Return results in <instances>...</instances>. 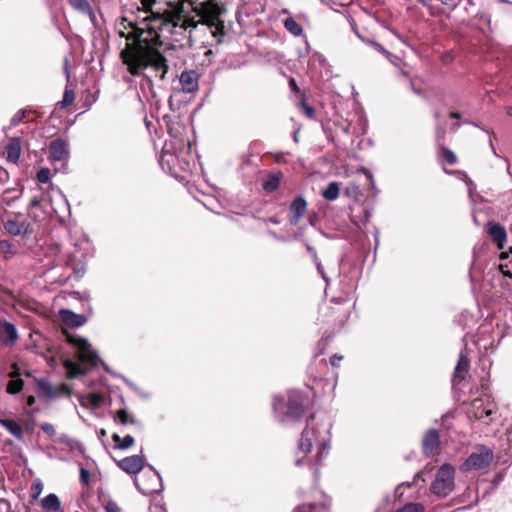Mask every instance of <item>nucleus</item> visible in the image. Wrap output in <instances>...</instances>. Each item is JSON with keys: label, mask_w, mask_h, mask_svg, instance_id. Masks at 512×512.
<instances>
[{"label": "nucleus", "mask_w": 512, "mask_h": 512, "mask_svg": "<svg viewBox=\"0 0 512 512\" xmlns=\"http://www.w3.org/2000/svg\"><path fill=\"white\" fill-rule=\"evenodd\" d=\"M23 388V380L22 379H12L8 382L7 392L10 394H16L20 392Z\"/></svg>", "instance_id": "nucleus-33"}, {"label": "nucleus", "mask_w": 512, "mask_h": 512, "mask_svg": "<svg viewBox=\"0 0 512 512\" xmlns=\"http://www.w3.org/2000/svg\"><path fill=\"white\" fill-rule=\"evenodd\" d=\"M468 369H469V360L466 356L461 354L460 358L458 360V363L455 367L454 378L460 379V380L464 379L465 373L468 372Z\"/></svg>", "instance_id": "nucleus-28"}, {"label": "nucleus", "mask_w": 512, "mask_h": 512, "mask_svg": "<svg viewBox=\"0 0 512 512\" xmlns=\"http://www.w3.org/2000/svg\"><path fill=\"white\" fill-rule=\"evenodd\" d=\"M68 343L72 344L77 349V358L80 361V364L76 363L71 359L64 360V367L67 370L69 378H75L78 375H83L86 373V369L82 367V365H87L89 367H94L98 363V355L91 348V345L85 338H81L76 335H68L67 336Z\"/></svg>", "instance_id": "nucleus-4"}, {"label": "nucleus", "mask_w": 512, "mask_h": 512, "mask_svg": "<svg viewBox=\"0 0 512 512\" xmlns=\"http://www.w3.org/2000/svg\"><path fill=\"white\" fill-rule=\"evenodd\" d=\"M350 190H352L353 192L357 193L358 190H359V187L353 184V185H351V187L346 189V193L349 194Z\"/></svg>", "instance_id": "nucleus-53"}, {"label": "nucleus", "mask_w": 512, "mask_h": 512, "mask_svg": "<svg viewBox=\"0 0 512 512\" xmlns=\"http://www.w3.org/2000/svg\"><path fill=\"white\" fill-rule=\"evenodd\" d=\"M459 126H460V124H459V123H455V124L452 126V129H453V130H456V129H458V128H459Z\"/></svg>", "instance_id": "nucleus-61"}, {"label": "nucleus", "mask_w": 512, "mask_h": 512, "mask_svg": "<svg viewBox=\"0 0 512 512\" xmlns=\"http://www.w3.org/2000/svg\"><path fill=\"white\" fill-rule=\"evenodd\" d=\"M370 216V212L366 208L361 207L357 212H353L351 220L357 227L361 228L366 225Z\"/></svg>", "instance_id": "nucleus-26"}, {"label": "nucleus", "mask_w": 512, "mask_h": 512, "mask_svg": "<svg viewBox=\"0 0 512 512\" xmlns=\"http://www.w3.org/2000/svg\"><path fill=\"white\" fill-rule=\"evenodd\" d=\"M18 339V333L15 325L10 322H0V340L7 346H12Z\"/></svg>", "instance_id": "nucleus-16"}, {"label": "nucleus", "mask_w": 512, "mask_h": 512, "mask_svg": "<svg viewBox=\"0 0 512 512\" xmlns=\"http://www.w3.org/2000/svg\"><path fill=\"white\" fill-rule=\"evenodd\" d=\"M411 86L415 93H417V94L421 93V91L415 87L414 81H411Z\"/></svg>", "instance_id": "nucleus-56"}, {"label": "nucleus", "mask_w": 512, "mask_h": 512, "mask_svg": "<svg viewBox=\"0 0 512 512\" xmlns=\"http://www.w3.org/2000/svg\"><path fill=\"white\" fill-rule=\"evenodd\" d=\"M112 440L114 442V447L120 450H126L130 448L135 442L131 435H126L124 438H121L118 434H113Z\"/></svg>", "instance_id": "nucleus-27"}, {"label": "nucleus", "mask_w": 512, "mask_h": 512, "mask_svg": "<svg viewBox=\"0 0 512 512\" xmlns=\"http://www.w3.org/2000/svg\"><path fill=\"white\" fill-rule=\"evenodd\" d=\"M442 156L447 161V163L453 165L457 162V157L453 151L448 148L442 147Z\"/></svg>", "instance_id": "nucleus-35"}, {"label": "nucleus", "mask_w": 512, "mask_h": 512, "mask_svg": "<svg viewBox=\"0 0 512 512\" xmlns=\"http://www.w3.org/2000/svg\"><path fill=\"white\" fill-rule=\"evenodd\" d=\"M323 504L310 503L297 506L292 512H325Z\"/></svg>", "instance_id": "nucleus-31"}, {"label": "nucleus", "mask_w": 512, "mask_h": 512, "mask_svg": "<svg viewBox=\"0 0 512 512\" xmlns=\"http://www.w3.org/2000/svg\"><path fill=\"white\" fill-rule=\"evenodd\" d=\"M140 3L142 5V8L143 10L147 13V12H150L153 13L151 11V8H152V5L155 3V0H140Z\"/></svg>", "instance_id": "nucleus-44"}, {"label": "nucleus", "mask_w": 512, "mask_h": 512, "mask_svg": "<svg viewBox=\"0 0 512 512\" xmlns=\"http://www.w3.org/2000/svg\"><path fill=\"white\" fill-rule=\"evenodd\" d=\"M236 19H237L238 23H241L240 12L239 11H237V13H236Z\"/></svg>", "instance_id": "nucleus-60"}, {"label": "nucleus", "mask_w": 512, "mask_h": 512, "mask_svg": "<svg viewBox=\"0 0 512 512\" xmlns=\"http://www.w3.org/2000/svg\"><path fill=\"white\" fill-rule=\"evenodd\" d=\"M439 443V432L436 429L428 430L422 440L424 454L431 455L438 448Z\"/></svg>", "instance_id": "nucleus-18"}, {"label": "nucleus", "mask_w": 512, "mask_h": 512, "mask_svg": "<svg viewBox=\"0 0 512 512\" xmlns=\"http://www.w3.org/2000/svg\"><path fill=\"white\" fill-rule=\"evenodd\" d=\"M14 246L9 240H0V254L14 253Z\"/></svg>", "instance_id": "nucleus-37"}, {"label": "nucleus", "mask_w": 512, "mask_h": 512, "mask_svg": "<svg viewBox=\"0 0 512 512\" xmlns=\"http://www.w3.org/2000/svg\"><path fill=\"white\" fill-rule=\"evenodd\" d=\"M117 465L128 474H137L145 465V457L143 455L125 457L122 460H119Z\"/></svg>", "instance_id": "nucleus-13"}, {"label": "nucleus", "mask_w": 512, "mask_h": 512, "mask_svg": "<svg viewBox=\"0 0 512 512\" xmlns=\"http://www.w3.org/2000/svg\"><path fill=\"white\" fill-rule=\"evenodd\" d=\"M495 408V404L489 396L476 398L471 402L467 414L470 418L482 419L484 416L489 417L492 415L495 412Z\"/></svg>", "instance_id": "nucleus-9"}, {"label": "nucleus", "mask_w": 512, "mask_h": 512, "mask_svg": "<svg viewBox=\"0 0 512 512\" xmlns=\"http://www.w3.org/2000/svg\"><path fill=\"white\" fill-rule=\"evenodd\" d=\"M50 175H51V173L48 168H41L37 172V180L40 183H47L50 180Z\"/></svg>", "instance_id": "nucleus-38"}, {"label": "nucleus", "mask_w": 512, "mask_h": 512, "mask_svg": "<svg viewBox=\"0 0 512 512\" xmlns=\"http://www.w3.org/2000/svg\"><path fill=\"white\" fill-rule=\"evenodd\" d=\"M49 157L52 161H67L69 158L68 142L62 139L52 141L49 145Z\"/></svg>", "instance_id": "nucleus-12"}, {"label": "nucleus", "mask_w": 512, "mask_h": 512, "mask_svg": "<svg viewBox=\"0 0 512 512\" xmlns=\"http://www.w3.org/2000/svg\"><path fill=\"white\" fill-rule=\"evenodd\" d=\"M342 359V356H339L337 354L333 355L331 358H330V363L332 366H337L338 365V362Z\"/></svg>", "instance_id": "nucleus-47"}, {"label": "nucleus", "mask_w": 512, "mask_h": 512, "mask_svg": "<svg viewBox=\"0 0 512 512\" xmlns=\"http://www.w3.org/2000/svg\"><path fill=\"white\" fill-rule=\"evenodd\" d=\"M69 5L77 12L86 15L91 23L96 26V13L89 0H67Z\"/></svg>", "instance_id": "nucleus-17"}, {"label": "nucleus", "mask_w": 512, "mask_h": 512, "mask_svg": "<svg viewBox=\"0 0 512 512\" xmlns=\"http://www.w3.org/2000/svg\"><path fill=\"white\" fill-rule=\"evenodd\" d=\"M0 506H5L7 512L10 509V505H9L8 501H6L5 499H0Z\"/></svg>", "instance_id": "nucleus-52"}, {"label": "nucleus", "mask_w": 512, "mask_h": 512, "mask_svg": "<svg viewBox=\"0 0 512 512\" xmlns=\"http://www.w3.org/2000/svg\"><path fill=\"white\" fill-rule=\"evenodd\" d=\"M308 204L303 196H297L289 206L288 220L291 225H297L307 212Z\"/></svg>", "instance_id": "nucleus-11"}, {"label": "nucleus", "mask_w": 512, "mask_h": 512, "mask_svg": "<svg viewBox=\"0 0 512 512\" xmlns=\"http://www.w3.org/2000/svg\"><path fill=\"white\" fill-rule=\"evenodd\" d=\"M315 416L307 420V425L301 434L298 442L296 466L308 465L313 469V475L318 477V466L328 454L330 442V423H321L315 421Z\"/></svg>", "instance_id": "nucleus-2"}, {"label": "nucleus", "mask_w": 512, "mask_h": 512, "mask_svg": "<svg viewBox=\"0 0 512 512\" xmlns=\"http://www.w3.org/2000/svg\"><path fill=\"white\" fill-rule=\"evenodd\" d=\"M71 295L74 297V298H79L80 297V293L77 292V291H73L71 292Z\"/></svg>", "instance_id": "nucleus-57"}, {"label": "nucleus", "mask_w": 512, "mask_h": 512, "mask_svg": "<svg viewBox=\"0 0 512 512\" xmlns=\"http://www.w3.org/2000/svg\"><path fill=\"white\" fill-rule=\"evenodd\" d=\"M499 256L504 257V256H508V254H507L506 252H501V253L499 254Z\"/></svg>", "instance_id": "nucleus-63"}, {"label": "nucleus", "mask_w": 512, "mask_h": 512, "mask_svg": "<svg viewBox=\"0 0 512 512\" xmlns=\"http://www.w3.org/2000/svg\"><path fill=\"white\" fill-rule=\"evenodd\" d=\"M117 420L121 423V424H128V423H131V424H134L135 423V419L133 417H131L128 412L124 409H121L118 411L117 413Z\"/></svg>", "instance_id": "nucleus-34"}, {"label": "nucleus", "mask_w": 512, "mask_h": 512, "mask_svg": "<svg viewBox=\"0 0 512 512\" xmlns=\"http://www.w3.org/2000/svg\"><path fill=\"white\" fill-rule=\"evenodd\" d=\"M148 467V472L143 473L140 478L135 479V485L144 495L160 493L163 490L162 478L151 465H148Z\"/></svg>", "instance_id": "nucleus-7"}, {"label": "nucleus", "mask_w": 512, "mask_h": 512, "mask_svg": "<svg viewBox=\"0 0 512 512\" xmlns=\"http://www.w3.org/2000/svg\"><path fill=\"white\" fill-rule=\"evenodd\" d=\"M273 408L282 421L287 419L297 420L304 414L302 396L297 391L289 393L287 402L283 397H274Z\"/></svg>", "instance_id": "nucleus-5"}, {"label": "nucleus", "mask_w": 512, "mask_h": 512, "mask_svg": "<svg viewBox=\"0 0 512 512\" xmlns=\"http://www.w3.org/2000/svg\"><path fill=\"white\" fill-rule=\"evenodd\" d=\"M302 107L307 117H313L315 111L311 106H308L305 102H302Z\"/></svg>", "instance_id": "nucleus-46"}, {"label": "nucleus", "mask_w": 512, "mask_h": 512, "mask_svg": "<svg viewBox=\"0 0 512 512\" xmlns=\"http://www.w3.org/2000/svg\"><path fill=\"white\" fill-rule=\"evenodd\" d=\"M59 315L62 321L70 327H80L87 321L84 315L76 314L68 309H61Z\"/></svg>", "instance_id": "nucleus-20"}, {"label": "nucleus", "mask_w": 512, "mask_h": 512, "mask_svg": "<svg viewBox=\"0 0 512 512\" xmlns=\"http://www.w3.org/2000/svg\"><path fill=\"white\" fill-rule=\"evenodd\" d=\"M43 486L40 481L34 482L31 486V495L33 498H37L42 492Z\"/></svg>", "instance_id": "nucleus-40"}, {"label": "nucleus", "mask_w": 512, "mask_h": 512, "mask_svg": "<svg viewBox=\"0 0 512 512\" xmlns=\"http://www.w3.org/2000/svg\"><path fill=\"white\" fill-rule=\"evenodd\" d=\"M74 101V93L71 90H65L63 99L58 103L61 107H67Z\"/></svg>", "instance_id": "nucleus-36"}, {"label": "nucleus", "mask_w": 512, "mask_h": 512, "mask_svg": "<svg viewBox=\"0 0 512 512\" xmlns=\"http://www.w3.org/2000/svg\"><path fill=\"white\" fill-rule=\"evenodd\" d=\"M21 141L20 138H11L6 145L7 161L16 164L21 156Z\"/></svg>", "instance_id": "nucleus-21"}, {"label": "nucleus", "mask_w": 512, "mask_h": 512, "mask_svg": "<svg viewBox=\"0 0 512 512\" xmlns=\"http://www.w3.org/2000/svg\"><path fill=\"white\" fill-rule=\"evenodd\" d=\"M394 512H425V507L421 503H408Z\"/></svg>", "instance_id": "nucleus-32"}, {"label": "nucleus", "mask_w": 512, "mask_h": 512, "mask_svg": "<svg viewBox=\"0 0 512 512\" xmlns=\"http://www.w3.org/2000/svg\"><path fill=\"white\" fill-rule=\"evenodd\" d=\"M4 229L13 236L29 237L33 234V225L21 217L8 219L4 222Z\"/></svg>", "instance_id": "nucleus-10"}, {"label": "nucleus", "mask_w": 512, "mask_h": 512, "mask_svg": "<svg viewBox=\"0 0 512 512\" xmlns=\"http://www.w3.org/2000/svg\"><path fill=\"white\" fill-rule=\"evenodd\" d=\"M417 1L422 3L423 5H428L431 0H417Z\"/></svg>", "instance_id": "nucleus-58"}, {"label": "nucleus", "mask_w": 512, "mask_h": 512, "mask_svg": "<svg viewBox=\"0 0 512 512\" xmlns=\"http://www.w3.org/2000/svg\"><path fill=\"white\" fill-rule=\"evenodd\" d=\"M38 392L45 398H55L57 396L56 388L46 380H39L37 382Z\"/></svg>", "instance_id": "nucleus-24"}, {"label": "nucleus", "mask_w": 512, "mask_h": 512, "mask_svg": "<svg viewBox=\"0 0 512 512\" xmlns=\"http://www.w3.org/2000/svg\"><path fill=\"white\" fill-rule=\"evenodd\" d=\"M41 429L49 436H54L55 435V428L52 424L50 423H43L41 425Z\"/></svg>", "instance_id": "nucleus-43"}, {"label": "nucleus", "mask_w": 512, "mask_h": 512, "mask_svg": "<svg viewBox=\"0 0 512 512\" xmlns=\"http://www.w3.org/2000/svg\"><path fill=\"white\" fill-rule=\"evenodd\" d=\"M284 27L294 36H300L303 32L302 27L292 17H288L284 20Z\"/></svg>", "instance_id": "nucleus-30"}, {"label": "nucleus", "mask_w": 512, "mask_h": 512, "mask_svg": "<svg viewBox=\"0 0 512 512\" xmlns=\"http://www.w3.org/2000/svg\"><path fill=\"white\" fill-rule=\"evenodd\" d=\"M90 473L87 469L81 467L80 469V482L81 484L87 486L89 484Z\"/></svg>", "instance_id": "nucleus-41"}, {"label": "nucleus", "mask_w": 512, "mask_h": 512, "mask_svg": "<svg viewBox=\"0 0 512 512\" xmlns=\"http://www.w3.org/2000/svg\"><path fill=\"white\" fill-rule=\"evenodd\" d=\"M498 268L504 276L512 278V266L510 267L509 264H499Z\"/></svg>", "instance_id": "nucleus-42"}, {"label": "nucleus", "mask_w": 512, "mask_h": 512, "mask_svg": "<svg viewBox=\"0 0 512 512\" xmlns=\"http://www.w3.org/2000/svg\"><path fill=\"white\" fill-rule=\"evenodd\" d=\"M289 86H290V88H291V90H292V91H294V92H299L298 85H297V83H296V81H295V79H294V78H291V79L289 80Z\"/></svg>", "instance_id": "nucleus-48"}, {"label": "nucleus", "mask_w": 512, "mask_h": 512, "mask_svg": "<svg viewBox=\"0 0 512 512\" xmlns=\"http://www.w3.org/2000/svg\"><path fill=\"white\" fill-rule=\"evenodd\" d=\"M325 262L317 261L316 266L318 272L321 274L325 281H328V274L338 275V266L340 265L341 259L339 258H324Z\"/></svg>", "instance_id": "nucleus-15"}, {"label": "nucleus", "mask_w": 512, "mask_h": 512, "mask_svg": "<svg viewBox=\"0 0 512 512\" xmlns=\"http://www.w3.org/2000/svg\"><path fill=\"white\" fill-rule=\"evenodd\" d=\"M373 46L375 47V49H376L377 51H379V52H381V53H383V54H389V53H388V51H387V50H385V48H384L381 44L374 42V43H373Z\"/></svg>", "instance_id": "nucleus-50"}, {"label": "nucleus", "mask_w": 512, "mask_h": 512, "mask_svg": "<svg viewBox=\"0 0 512 512\" xmlns=\"http://www.w3.org/2000/svg\"><path fill=\"white\" fill-rule=\"evenodd\" d=\"M37 204H38V201H37L36 199H34V200L32 201V203H31V205H33V206H36Z\"/></svg>", "instance_id": "nucleus-62"}, {"label": "nucleus", "mask_w": 512, "mask_h": 512, "mask_svg": "<svg viewBox=\"0 0 512 512\" xmlns=\"http://www.w3.org/2000/svg\"><path fill=\"white\" fill-rule=\"evenodd\" d=\"M196 18L183 5H170L164 13H151L137 23L127 22L124 28L130 30L119 31L120 37L126 39L120 58L127 71L133 76L146 77L145 71L149 69L155 77L165 79L169 66L159 49L160 31L169 33L175 42L190 39L192 31L201 24Z\"/></svg>", "instance_id": "nucleus-1"}, {"label": "nucleus", "mask_w": 512, "mask_h": 512, "mask_svg": "<svg viewBox=\"0 0 512 512\" xmlns=\"http://www.w3.org/2000/svg\"><path fill=\"white\" fill-rule=\"evenodd\" d=\"M84 272L85 271H84V267L83 266H81L80 268L78 267V268L74 269V274H75L76 278H81L83 276Z\"/></svg>", "instance_id": "nucleus-49"}, {"label": "nucleus", "mask_w": 512, "mask_h": 512, "mask_svg": "<svg viewBox=\"0 0 512 512\" xmlns=\"http://www.w3.org/2000/svg\"><path fill=\"white\" fill-rule=\"evenodd\" d=\"M194 13L201 24L206 25L218 43L223 42L226 29L221 17L226 13L224 6L211 0H179L174 6H182Z\"/></svg>", "instance_id": "nucleus-3"}, {"label": "nucleus", "mask_w": 512, "mask_h": 512, "mask_svg": "<svg viewBox=\"0 0 512 512\" xmlns=\"http://www.w3.org/2000/svg\"><path fill=\"white\" fill-rule=\"evenodd\" d=\"M506 113L507 115L512 116V107H507Z\"/></svg>", "instance_id": "nucleus-59"}, {"label": "nucleus", "mask_w": 512, "mask_h": 512, "mask_svg": "<svg viewBox=\"0 0 512 512\" xmlns=\"http://www.w3.org/2000/svg\"><path fill=\"white\" fill-rule=\"evenodd\" d=\"M493 460L492 450L485 446H480L476 452L472 453L464 462L463 470H478L487 467Z\"/></svg>", "instance_id": "nucleus-8"}, {"label": "nucleus", "mask_w": 512, "mask_h": 512, "mask_svg": "<svg viewBox=\"0 0 512 512\" xmlns=\"http://www.w3.org/2000/svg\"><path fill=\"white\" fill-rule=\"evenodd\" d=\"M340 186L338 182H331L326 189L323 190L322 196L328 201H334L338 198Z\"/></svg>", "instance_id": "nucleus-29"}, {"label": "nucleus", "mask_w": 512, "mask_h": 512, "mask_svg": "<svg viewBox=\"0 0 512 512\" xmlns=\"http://www.w3.org/2000/svg\"><path fill=\"white\" fill-rule=\"evenodd\" d=\"M35 397L34 396H28L27 397V405L32 406L35 403Z\"/></svg>", "instance_id": "nucleus-54"}, {"label": "nucleus", "mask_w": 512, "mask_h": 512, "mask_svg": "<svg viewBox=\"0 0 512 512\" xmlns=\"http://www.w3.org/2000/svg\"><path fill=\"white\" fill-rule=\"evenodd\" d=\"M26 110H19L11 119V126H17L26 116Z\"/></svg>", "instance_id": "nucleus-39"}, {"label": "nucleus", "mask_w": 512, "mask_h": 512, "mask_svg": "<svg viewBox=\"0 0 512 512\" xmlns=\"http://www.w3.org/2000/svg\"><path fill=\"white\" fill-rule=\"evenodd\" d=\"M444 137V129L441 127H437L436 129V138L437 140H440Z\"/></svg>", "instance_id": "nucleus-51"}, {"label": "nucleus", "mask_w": 512, "mask_h": 512, "mask_svg": "<svg viewBox=\"0 0 512 512\" xmlns=\"http://www.w3.org/2000/svg\"><path fill=\"white\" fill-rule=\"evenodd\" d=\"M41 507L49 512H61V502L58 496L50 493L41 500Z\"/></svg>", "instance_id": "nucleus-22"}, {"label": "nucleus", "mask_w": 512, "mask_h": 512, "mask_svg": "<svg viewBox=\"0 0 512 512\" xmlns=\"http://www.w3.org/2000/svg\"><path fill=\"white\" fill-rule=\"evenodd\" d=\"M0 425L18 440L23 438L22 427L13 419H0Z\"/></svg>", "instance_id": "nucleus-23"}, {"label": "nucleus", "mask_w": 512, "mask_h": 512, "mask_svg": "<svg viewBox=\"0 0 512 512\" xmlns=\"http://www.w3.org/2000/svg\"><path fill=\"white\" fill-rule=\"evenodd\" d=\"M455 469L449 464L442 465L437 473L435 480L431 484V491L436 496L444 498L448 496L455 487L454 484Z\"/></svg>", "instance_id": "nucleus-6"}, {"label": "nucleus", "mask_w": 512, "mask_h": 512, "mask_svg": "<svg viewBox=\"0 0 512 512\" xmlns=\"http://www.w3.org/2000/svg\"><path fill=\"white\" fill-rule=\"evenodd\" d=\"M88 399L90 400L92 405L98 406L102 402L103 397L100 394H91L88 396Z\"/></svg>", "instance_id": "nucleus-45"}, {"label": "nucleus", "mask_w": 512, "mask_h": 512, "mask_svg": "<svg viewBox=\"0 0 512 512\" xmlns=\"http://www.w3.org/2000/svg\"><path fill=\"white\" fill-rule=\"evenodd\" d=\"M181 89L185 93H194L199 87V75L195 70L183 71L179 77Z\"/></svg>", "instance_id": "nucleus-14"}, {"label": "nucleus", "mask_w": 512, "mask_h": 512, "mask_svg": "<svg viewBox=\"0 0 512 512\" xmlns=\"http://www.w3.org/2000/svg\"><path fill=\"white\" fill-rule=\"evenodd\" d=\"M211 53H212V51H211V50H207V51L205 52V55H210Z\"/></svg>", "instance_id": "nucleus-64"}, {"label": "nucleus", "mask_w": 512, "mask_h": 512, "mask_svg": "<svg viewBox=\"0 0 512 512\" xmlns=\"http://www.w3.org/2000/svg\"><path fill=\"white\" fill-rule=\"evenodd\" d=\"M487 232L492 238V240L497 244L498 248L502 249L507 238L505 228L499 223H490L488 225Z\"/></svg>", "instance_id": "nucleus-19"}, {"label": "nucleus", "mask_w": 512, "mask_h": 512, "mask_svg": "<svg viewBox=\"0 0 512 512\" xmlns=\"http://www.w3.org/2000/svg\"><path fill=\"white\" fill-rule=\"evenodd\" d=\"M450 117L453 118V119H459L460 118V114L458 112H451L450 113Z\"/></svg>", "instance_id": "nucleus-55"}, {"label": "nucleus", "mask_w": 512, "mask_h": 512, "mask_svg": "<svg viewBox=\"0 0 512 512\" xmlns=\"http://www.w3.org/2000/svg\"><path fill=\"white\" fill-rule=\"evenodd\" d=\"M281 179H282L281 172L270 174L263 183V189L267 193L274 192L275 190L278 189Z\"/></svg>", "instance_id": "nucleus-25"}]
</instances>
